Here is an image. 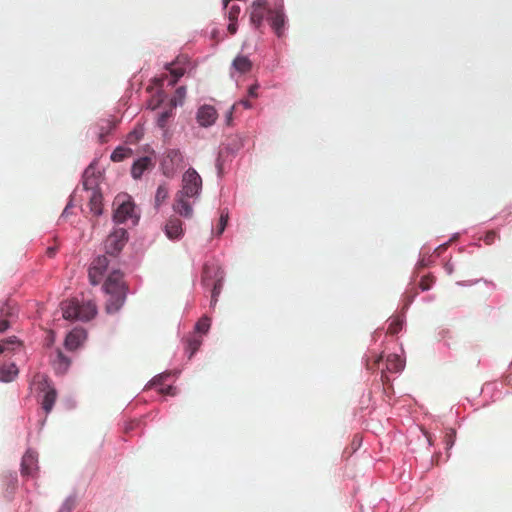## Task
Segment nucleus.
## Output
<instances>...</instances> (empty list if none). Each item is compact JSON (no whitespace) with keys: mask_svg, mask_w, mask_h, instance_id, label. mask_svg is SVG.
<instances>
[{"mask_svg":"<svg viewBox=\"0 0 512 512\" xmlns=\"http://www.w3.org/2000/svg\"><path fill=\"white\" fill-rule=\"evenodd\" d=\"M202 189V178L194 168H189L182 176V187L176 193L173 210L180 216L191 218L193 216L192 204L187 198H196Z\"/></svg>","mask_w":512,"mask_h":512,"instance_id":"1","label":"nucleus"},{"mask_svg":"<svg viewBox=\"0 0 512 512\" xmlns=\"http://www.w3.org/2000/svg\"><path fill=\"white\" fill-rule=\"evenodd\" d=\"M103 289L107 295L106 312L111 314L120 310L126 300L127 286L119 270L112 271L107 277Z\"/></svg>","mask_w":512,"mask_h":512,"instance_id":"2","label":"nucleus"},{"mask_svg":"<svg viewBox=\"0 0 512 512\" xmlns=\"http://www.w3.org/2000/svg\"><path fill=\"white\" fill-rule=\"evenodd\" d=\"M63 317L67 320L89 321L97 314V307L93 301L80 303L77 299L64 301L61 304Z\"/></svg>","mask_w":512,"mask_h":512,"instance_id":"3","label":"nucleus"},{"mask_svg":"<svg viewBox=\"0 0 512 512\" xmlns=\"http://www.w3.org/2000/svg\"><path fill=\"white\" fill-rule=\"evenodd\" d=\"M118 120L114 116L101 118L95 122L91 129L96 136L99 143L104 144L108 142V136L116 129Z\"/></svg>","mask_w":512,"mask_h":512,"instance_id":"4","label":"nucleus"},{"mask_svg":"<svg viewBox=\"0 0 512 512\" xmlns=\"http://www.w3.org/2000/svg\"><path fill=\"white\" fill-rule=\"evenodd\" d=\"M127 242V231L124 228L115 229L105 241L106 253L116 256Z\"/></svg>","mask_w":512,"mask_h":512,"instance_id":"5","label":"nucleus"},{"mask_svg":"<svg viewBox=\"0 0 512 512\" xmlns=\"http://www.w3.org/2000/svg\"><path fill=\"white\" fill-rule=\"evenodd\" d=\"M117 208L114 212V220L118 223H124L132 218L134 212V204L126 195H118L115 198Z\"/></svg>","mask_w":512,"mask_h":512,"instance_id":"6","label":"nucleus"},{"mask_svg":"<svg viewBox=\"0 0 512 512\" xmlns=\"http://www.w3.org/2000/svg\"><path fill=\"white\" fill-rule=\"evenodd\" d=\"M184 162V157L180 150H168L162 162L163 173L167 177L174 175L177 168L181 167Z\"/></svg>","mask_w":512,"mask_h":512,"instance_id":"7","label":"nucleus"},{"mask_svg":"<svg viewBox=\"0 0 512 512\" xmlns=\"http://www.w3.org/2000/svg\"><path fill=\"white\" fill-rule=\"evenodd\" d=\"M40 389L44 392L42 400V407L46 413H49L56 401L57 393L56 390L50 385L48 379L45 376H39Z\"/></svg>","mask_w":512,"mask_h":512,"instance_id":"8","label":"nucleus"},{"mask_svg":"<svg viewBox=\"0 0 512 512\" xmlns=\"http://www.w3.org/2000/svg\"><path fill=\"white\" fill-rule=\"evenodd\" d=\"M224 273L221 267L216 263H206L202 271V284L205 287H210V284L223 281Z\"/></svg>","mask_w":512,"mask_h":512,"instance_id":"9","label":"nucleus"},{"mask_svg":"<svg viewBox=\"0 0 512 512\" xmlns=\"http://www.w3.org/2000/svg\"><path fill=\"white\" fill-rule=\"evenodd\" d=\"M268 21L278 37L284 35V26L286 23L285 15L282 8L268 9Z\"/></svg>","mask_w":512,"mask_h":512,"instance_id":"10","label":"nucleus"},{"mask_svg":"<svg viewBox=\"0 0 512 512\" xmlns=\"http://www.w3.org/2000/svg\"><path fill=\"white\" fill-rule=\"evenodd\" d=\"M218 118L216 109L211 105L201 106L196 114V120L201 127L212 126Z\"/></svg>","mask_w":512,"mask_h":512,"instance_id":"11","label":"nucleus"},{"mask_svg":"<svg viewBox=\"0 0 512 512\" xmlns=\"http://www.w3.org/2000/svg\"><path fill=\"white\" fill-rule=\"evenodd\" d=\"M38 471V457L32 450H27L21 462L22 476L34 477Z\"/></svg>","mask_w":512,"mask_h":512,"instance_id":"12","label":"nucleus"},{"mask_svg":"<svg viewBox=\"0 0 512 512\" xmlns=\"http://www.w3.org/2000/svg\"><path fill=\"white\" fill-rule=\"evenodd\" d=\"M153 167L154 162L151 157H141L133 163L131 175L134 179H140L146 170H151Z\"/></svg>","mask_w":512,"mask_h":512,"instance_id":"13","label":"nucleus"},{"mask_svg":"<svg viewBox=\"0 0 512 512\" xmlns=\"http://www.w3.org/2000/svg\"><path fill=\"white\" fill-rule=\"evenodd\" d=\"M164 230L169 239H179L183 235L182 221L179 218L171 217L167 221Z\"/></svg>","mask_w":512,"mask_h":512,"instance_id":"14","label":"nucleus"},{"mask_svg":"<svg viewBox=\"0 0 512 512\" xmlns=\"http://www.w3.org/2000/svg\"><path fill=\"white\" fill-rule=\"evenodd\" d=\"M84 339V333L81 330H73L65 339V346L69 350H75L79 347Z\"/></svg>","mask_w":512,"mask_h":512,"instance_id":"15","label":"nucleus"},{"mask_svg":"<svg viewBox=\"0 0 512 512\" xmlns=\"http://www.w3.org/2000/svg\"><path fill=\"white\" fill-rule=\"evenodd\" d=\"M53 366L57 373L64 374L70 366V360L60 350H58L56 357L53 360Z\"/></svg>","mask_w":512,"mask_h":512,"instance_id":"16","label":"nucleus"},{"mask_svg":"<svg viewBox=\"0 0 512 512\" xmlns=\"http://www.w3.org/2000/svg\"><path fill=\"white\" fill-rule=\"evenodd\" d=\"M404 368L402 359L396 354H390L386 358V370L389 372H400Z\"/></svg>","mask_w":512,"mask_h":512,"instance_id":"17","label":"nucleus"},{"mask_svg":"<svg viewBox=\"0 0 512 512\" xmlns=\"http://www.w3.org/2000/svg\"><path fill=\"white\" fill-rule=\"evenodd\" d=\"M234 69L240 73H247L252 68V62L247 56L239 55L237 56L233 63Z\"/></svg>","mask_w":512,"mask_h":512,"instance_id":"18","label":"nucleus"},{"mask_svg":"<svg viewBox=\"0 0 512 512\" xmlns=\"http://www.w3.org/2000/svg\"><path fill=\"white\" fill-rule=\"evenodd\" d=\"M17 374L18 368L13 363L0 367V381L10 382L17 376Z\"/></svg>","mask_w":512,"mask_h":512,"instance_id":"19","label":"nucleus"},{"mask_svg":"<svg viewBox=\"0 0 512 512\" xmlns=\"http://www.w3.org/2000/svg\"><path fill=\"white\" fill-rule=\"evenodd\" d=\"M133 154V151L131 148L118 146L114 149L112 152L110 158L113 162H121L124 159L130 157Z\"/></svg>","mask_w":512,"mask_h":512,"instance_id":"20","label":"nucleus"},{"mask_svg":"<svg viewBox=\"0 0 512 512\" xmlns=\"http://www.w3.org/2000/svg\"><path fill=\"white\" fill-rule=\"evenodd\" d=\"M89 207L91 212L99 216L102 213V195L98 192H93L90 201H89Z\"/></svg>","mask_w":512,"mask_h":512,"instance_id":"21","label":"nucleus"},{"mask_svg":"<svg viewBox=\"0 0 512 512\" xmlns=\"http://www.w3.org/2000/svg\"><path fill=\"white\" fill-rule=\"evenodd\" d=\"M265 11L263 9H256L250 7V23L257 29L262 26Z\"/></svg>","mask_w":512,"mask_h":512,"instance_id":"22","label":"nucleus"},{"mask_svg":"<svg viewBox=\"0 0 512 512\" xmlns=\"http://www.w3.org/2000/svg\"><path fill=\"white\" fill-rule=\"evenodd\" d=\"M143 136V127L141 125H137L131 132L127 134L125 142L127 144L135 145L143 138Z\"/></svg>","mask_w":512,"mask_h":512,"instance_id":"23","label":"nucleus"},{"mask_svg":"<svg viewBox=\"0 0 512 512\" xmlns=\"http://www.w3.org/2000/svg\"><path fill=\"white\" fill-rule=\"evenodd\" d=\"M202 344V340L199 337L191 336L187 339V351H189V358H191Z\"/></svg>","mask_w":512,"mask_h":512,"instance_id":"24","label":"nucleus"},{"mask_svg":"<svg viewBox=\"0 0 512 512\" xmlns=\"http://www.w3.org/2000/svg\"><path fill=\"white\" fill-rule=\"evenodd\" d=\"M455 438H456V431L452 428L447 429L445 432L444 439H443V442L445 444V448L447 451V457L450 456L449 450L453 447V445L455 443Z\"/></svg>","mask_w":512,"mask_h":512,"instance_id":"25","label":"nucleus"},{"mask_svg":"<svg viewBox=\"0 0 512 512\" xmlns=\"http://www.w3.org/2000/svg\"><path fill=\"white\" fill-rule=\"evenodd\" d=\"M222 286H223V281H220V280H217V282L210 284L209 288H211V306L216 305V303L218 301V297L222 290Z\"/></svg>","mask_w":512,"mask_h":512,"instance_id":"26","label":"nucleus"},{"mask_svg":"<svg viewBox=\"0 0 512 512\" xmlns=\"http://www.w3.org/2000/svg\"><path fill=\"white\" fill-rule=\"evenodd\" d=\"M14 345H20L16 337H11L0 341V355L14 349Z\"/></svg>","mask_w":512,"mask_h":512,"instance_id":"27","label":"nucleus"},{"mask_svg":"<svg viewBox=\"0 0 512 512\" xmlns=\"http://www.w3.org/2000/svg\"><path fill=\"white\" fill-rule=\"evenodd\" d=\"M88 276H89L90 283L92 285H97L101 282V280L104 276V272L101 270H98V269H94V265L91 264L89 271H88Z\"/></svg>","mask_w":512,"mask_h":512,"instance_id":"28","label":"nucleus"},{"mask_svg":"<svg viewBox=\"0 0 512 512\" xmlns=\"http://www.w3.org/2000/svg\"><path fill=\"white\" fill-rule=\"evenodd\" d=\"M168 195L169 191L165 185L158 186L155 195V205L160 206L168 198Z\"/></svg>","mask_w":512,"mask_h":512,"instance_id":"29","label":"nucleus"},{"mask_svg":"<svg viewBox=\"0 0 512 512\" xmlns=\"http://www.w3.org/2000/svg\"><path fill=\"white\" fill-rule=\"evenodd\" d=\"M186 96V88L184 86H180L176 89L175 96L171 99L172 107H176L177 105H181Z\"/></svg>","mask_w":512,"mask_h":512,"instance_id":"30","label":"nucleus"},{"mask_svg":"<svg viewBox=\"0 0 512 512\" xmlns=\"http://www.w3.org/2000/svg\"><path fill=\"white\" fill-rule=\"evenodd\" d=\"M210 324H211L210 318L204 316V317L200 318L198 320V322L196 323L195 330H196V332L205 334L208 332V330L210 328Z\"/></svg>","mask_w":512,"mask_h":512,"instance_id":"31","label":"nucleus"},{"mask_svg":"<svg viewBox=\"0 0 512 512\" xmlns=\"http://www.w3.org/2000/svg\"><path fill=\"white\" fill-rule=\"evenodd\" d=\"M92 265H94V269L101 270L105 273L108 268V265H109L107 256L103 255V256L97 257L92 262Z\"/></svg>","mask_w":512,"mask_h":512,"instance_id":"32","label":"nucleus"},{"mask_svg":"<svg viewBox=\"0 0 512 512\" xmlns=\"http://www.w3.org/2000/svg\"><path fill=\"white\" fill-rule=\"evenodd\" d=\"M435 277L433 275H425L421 278L420 280V283H419V286L421 288L422 291H427L429 290L432 285L435 283Z\"/></svg>","mask_w":512,"mask_h":512,"instance_id":"33","label":"nucleus"},{"mask_svg":"<svg viewBox=\"0 0 512 512\" xmlns=\"http://www.w3.org/2000/svg\"><path fill=\"white\" fill-rule=\"evenodd\" d=\"M75 506H76V497L69 496L63 502L59 512H72V510L75 508Z\"/></svg>","mask_w":512,"mask_h":512,"instance_id":"34","label":"nucleus"},{"mask_svg":"<svg viewBox=\"0 0 512 512\" xmlns=\"http://www.w3.org/2000/svg\"><path fill=\"white\" fill-rule=\"evenodd\" d=\"M172 109L173 107H171L169 110L160 113V115L158 116L157 125L160 128H165V126L167 125L168 120L172 116Z\"/></svg>","mask_w":512,"mask_h":512,"instance_id":"35","label":"nucleus"},{"mask_svg":"<svg viewBox=\"0 0 512 512\" xmlns=\"http://www.w3.org/2000/svg\"><path fill=\"white\" fill-rule=\"evenodd\" d=\"M14 310V305L8 301L0 308V315L6 319L7 317L14 315Z\"/></svg>","mask_w":512,"mask_h":512,"instance_id":"36","label":"nucleus"},{"mask_svg":"<svg viewBox=\"0 0 512 512\" xmlns=\"http://www.w3.org/2000/svg\"><path fill=\"white\" fill-rule=\"evenodd\" d=\"M227 222H228V212L223 210L221 212L219 223L217 225V235H221L224 232Z\"/></svg>","mask_w":512,"mask_h":512,"instance_id":"37","label":"nucleus"},{"mask_svg":"<svg viewBox=\"0 0 512 512\" xmlns=\"http://www.w3.org/2000/svg\"><path fill=\"white\" fill-rule=\"evenodd\" d=\"M171 78L168 81V84L173 86L176 84L178 79L183 76L184 70L181 68H175L170 70Z\"/></svg>","mask_w":512,"mask_h":512,"instance_id":"38","label":"nucleus"},{"mask_svg":"<svg viewBox=\"0 0 512 512\" xmlns=\"http://www.w3.org/2000/svg\"><path fill=\"white\" fill-rule=\"evenodd\" d=\"M402 328V321L399 319H393L392 322L389 324L387 332L389 334H397Z\"/></svg>","mask_w":512,"mask_h":512,"instance_id":"39","label":"nucleus"},{"mask_svg":"<svg viewBox=\"0 0 512 512\" xmlns=\"http://www.w3.org/2000/svg\"><path fill=\"white\" fill-rule=\"evenodd\" d=\"M240 12H241V9H240L239 5L230 6L228 9V13H227L229 21H237Z\"/></svg>","mask_w":512,"mask_h":512,"instance_id":"40","label":"nucleus"},{"mask_svg":"<svg viewBox=\"0 0 512 512\" xmlns=\"http://www.w3.org/2000/svg\"><path fill=\"white\" fill-rule=\"evenodd\" d=\"M382 360V356H375L373 359H368L366 362V367L368 370H375L378 368L379 363Z\"/></svg>","mask_w":512,"mask_h":512,"instance_id":"41","label":"nucleus"},{"mask_svg":"<svg viewBox=\"0 0 512 512\" xmlns=\"http://www.w3.org/2000/svg\"><path fill=\"white\" fill-rule=\"evenodd\" d=\"M497 238L498 234L495 231L491 230L485 234V236L483 237V241L485 242L486 245H492Z\"/></svg>","mask_w":512,"mask_h":512,"instance_id":"42","label":"nucleus"},{"mask_svg":"<svg viewBox=\"0 0 512 512\" xmlns=\"http://www.w3.org/2000/svg\"><path fill=\"white\" fill-rule=\"evenodd\" d=\"M251 8L267 10L266 0H256L252 3Z\"/></svg>","mask_w":512,"mask_h":512,"instance_id":"43","label":"nucleus"},{"mask_svg":"<svg viewBox=\"0 0 512 512\" xmlns=\"http://www.w3.org/2000/svg\"><path fill=\"white\" fill-rule=\"evenodd\" d=\"M227 29L231 35H234L238 29L237 21H230Z\"/></svg>","mask_w":512,"mask_h":512,"instance_id":"44","label":"nucleus"},{"mask_svg":"<svg viewBox=\"0 0 512 512\" xmlns=\"http://www.w3.org/2000/svg\"><path fill=\"white\" fill-rule=\"evenodd\" d=\"M258 88H259L258 84H254V85L250 86L249 90H248V95L250 97L256 98L258 96V94H257Z\"/></svg>","mask_w":512,"mask_h":512,"instance_id":"45","label":"nucleus"},{"mask_svg":"<svg viewBox=\"0 0 512 512\" xmlns=\"http://www.w3.org/2000/svg\"><path fill=\"white\" fill-rule=\"evenodd\" d=\"M234 105H237V107L241 105L245 109L252 108V104L250 103L249 100H246V99L240 100L239 102L235 103Z\"/></svg>","mask_w":512,"mask_h":512,"instance_id":"46","label":"nucleus"},{"mask_svg":"<svg viewBox=\"0 0 512 512\" xmlns=\"http://www.w3.org/2000/svg\"><path fill=\"white\" fill-rule=\"evenodd\" d=\"M9 321L5 318L0 319V332H4L9 328Z\"/></svg>","mask_w":512,"mask_h":512,"instance_id":"47","label":"nucleus"},{"mask_svg":"<svg viewBox=\"0 0 512 512\" xmlns=\"http://www.w3.org/2000/svg\"><path fill=\"white\" fill-rule=\"evenodd\" d=\"M160 393L167 395H175V389L172 386H168L166 388H161Z\"/></svg>","mask_w":512,"mask_h":512,"instance_id":"48","label":"nucleus"},{"mask_svg":"<svg viewBox=\"0 0 512 512\" xmlns=\"http://www.w3.org/2000/svg\"><path fill=\"white\" fill-rule=\"evenodd\" d=\"M237 109V105H233L229 111L227 112L226 118H227V124H230L232 120V114Z\"/></svg>","mask_w":512,"mask_h":512,"instance_id":"49","label":"nucleus"},{"mask_svg":"<svg viewBox=\"0 0 512 512\" xmlns=\"http://www.w3.org/2000/svg\"><path fill=\"white\" fill-rule=\"evenodd\" d=\"M444 270L446 271V273L448 275H451L453 273V265L450 263V262H446L445 265H444Z\"/></svg>","mask_w":512,"mask_h":512,"instance_id":"50","label":"nucleus"},{"mask_svg":"<svg viewBox=\"0 0 512 512\" xmlns=\"http://www.w3.org/2000/svg\"><path fill=\"white\" fill-rule=\"evenodd\" d=\"M138 425V422L132 421L129 424L126 425L124 431L127 433L128 431L134 429L135 426Z\"/></svg>","mask_w":512,"mask_h":512,"instance_id":"51","label":"nucleus"},{"mask_svg":"<svg viewBox=\"0 0 512 512\" xmlns=\"http://www.w3.org/2000/svg\"><path fill=\"white\" fill-rule=\"evenodd\" d=\"M426 438H427V441L429 443V445H433L434 443V440H433V437L431 434H429L427 431L424 432Z\"/></svg>","mask_w":512,"mask_h":512,"instance_id":"52","label":"nucleus"},{"mask_svg":"<svg viewBox=\"0 0 512 512\" xmlns=\"http://www.w3.org/2000/svg\"><path fill=\"white\" fill-rule=\"evenodd\" d=\"M55 252H56V249H55L54 247H49V248L47 249V254H48L50 257L54 256V255H55Z\"/></svg>","mask_w":512,"mask_h":512,"instance_id":"53","label":"nucleus"},{"mask_svg":"<svg viewBox=\"0 0 512 512\" xmlns=\"http://www.w3.org/2000/svg\"><path fill=\"white\" fill-rule=\"evenodd\" d=\"M381 380L384 383L388 381V376L386 375V373L384 371H382Z\"/></svg>","mask_w":512,"mask_h":512,"instance_id":"54","label":"nucleus"},{"mask_svg":"<svg viewBox=\"0 0 512 512\" xmlns=\"http://www.w3.org/2000/svg\"><path fill=\"white\" fill-rule=\"evenodd\" d=\"M445 248H446V245H440V246H438V248L435 251L440 253V251L445 249Z\"/></svg>","mask_w":512,"mask_h":512,"instance_id":"55","label":"nucleus"},{"mask_svg":"<svg viewBox=\"0 0 512 512\" xmlns=\"http://www.w3.org/2000/svg\"><path fill=\"white\" fill-rule=\"evenodd\" d=\"M162 378H163V376H162V375L158 376L157 378H154V379H153V384H156V383H157V382H159V381H160V379H162Z\"/></svg>","mask_w":512,"mask_h":512,"instance_id":"56","label":"nucleus"},{"mask_svg":"<svg viewBox=\"0 0 512 512\" xmlns=\"http://www.w3.org/2000/svg\"><path fill=\"white\" fill-rule=\"evenodd\" d=\"M231 0H223V5H224V8L227 9L228 8V5H229V2Z\"/></svg>","mask_w":512,"mask_h":512,"instance_id":"57","label":"nucleus"},{"mask_svg":"<svg viewBox=\"0 0 512 512\" xmlns=\"http://www.w3.org/2000/svg\"><path fill=\"white\" fill-rule=\"evenodd\" d=\"M12 481H13L14 483H16V482H17V477H16L15 475H14V476H12Z\"/></svg>","mask_w":512,"mask_h":512,"instance_id":"58","label":"nucleus"},{"mask_svg":"<svg viewBox=\"0 0 512 512\" xmlns=\"http://www.w3.org/2000/svg\"><path fill=\"white\" fill-rule=\"evenodd\" d=\"M419 264H420L421 266H425V264H424V262H423V261H421Z\"/></svg>","mask_w":512,"mask_h":512,"instance_id":"59","label":"nucleus"}]
</instances>
